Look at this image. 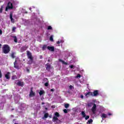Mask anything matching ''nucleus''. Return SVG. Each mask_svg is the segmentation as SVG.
I'll return each mask as SVG.
<instances>
[{"mask_svg": "<svg viewBox=\"0 0 124 124\" xmlns=\"http://www.w3.org/2000/svg\"><path fill=\"white\" fill-rule=\"evenodd\" d=\"M52 108H55V106L52 107Z\"/></svg>", "mask_w": 124, "mask_h": 124, "instance_id": "3c124183", "label": "nucleus"}, {"mask_svg": "<svg viewBox=\"0 0 124 124\" xmlns=\"http://www.w3.org/2000/svg\"><path fill=\"white\" fill-rule=\"evenodd\" d=\"M1 46V44H0V46Z\"/></svg>", "mask_w": 124, "mask_h": 124, "instance_id": "603ef678", "label": "nucleus"}, {"mask_svg": "<svg viewBox=\"0 0 124 124\" xmlns=\"http://www.w3.org/2000/svg\"><path fill=\"white\" fill-rule=\"evenodd\" d=\"M80 97H81V98H84V95H81L80 96Z\"/></svg>", "mask_w": 124, "mask_h": 124, "instance_id": "c03bdc74", "label": "nucleus"}, {"mask_svg": "<svg viewBox=\"0 0 124 124\" xmlns=\"http://www.w3.org/2000/svg\"><path fill=\"white\" fill-rule=\"evenodd\" d=\"M81 115L82 116L83 118H86V113H85V111H81Z\"/></svg>", "mask_w": 124, "mask_h": 124, "instance_id": "6ab92c4d", "label": "nucleus"}, {"mask_svg": "<svg viewBox=\"0 0 124 124\" xmlns=\"http://www.w3.org/2000/svg\"><path fill=\"white\" fill-rule=\"evenodd\" d=\"M14 66L15 68H16V69H19V66L17 64V60H16L15 62H14Z\"/></svg>", "mask_w": 124, "mask_h": 124, "instance_id": "9b49d317", "label": "nucleus"}, {"mask_svg": "<svg viewBox=\"0 0 124 124\" xmlns=\"http://www.w3.org/2000/svg\"><path fill=\"white\" fill-rule=\"evenodd\" d=\"M64 107L65 108H68L69 107V104H65Z\"/></svg>", "mask_w": 124, "mask_h": 124, "instance_id": "bb28decb", "label": "nucleus"}, {"mask_svg": "<svg viewBox=\"0 0 124 124\" xmlns=\"http://www.w3.org/2000/svg\"><path fill=\"white\" fill-rule=\"evenodd\" d=\"M44 93H45V92H44L43 90H41L39 93V94L40 95H42V94H44Z\"/></svg>", "mask_w": 124, "mask_h": 124, "instance_id": "f3484780", "label": "nucleus"}, {"mask_svg": "<svg viewBox=\"0 0 124 124\" xmlns=\"http://www.w3.org/2000/svg\"><path fill=\"white\" fill-rule=\"evenodd\" d=\"M12 37H13V38H14V42H15L16 43H17V42H18V39H17V36H12Z\"/></svg>", "mask_w": 124, "mask_h": 124, "instance_id": "dca6fc26", "label": "nucleus"}, {"mask_svg": "<svg viewBox=\"0 0 124 124\" xmlns=\"http://www.w3.org/2000/svg\"><path fill=\"white\" fill-rule=\"evenodd\" d=\"M95 111H96V105L94 103L92 108V111L93 114H95Z\"/></svg>", "mask_w": 124, "mask_h": 124, "instance_id": "39448f33", "label": "nucleus"}, {"mask_svg": "<svg viewBox=\"0 0 124 124\" xmlns=\"http://www.w3.org/2000/svg\"><path fill=\"white\" fill-rule=\"evenodd\" d=\"M16 30V27H13V28H12V31H13V32H15V30Z\"/></svg>", "mask_w": 124, "mask_h": 124, "instance_id": "cd10ccee", "label": "nucleus"}, {"mask_svg": "<svg viewBox=\"0 0 124 124\" xmlns=\"http://www.w3.org/2000/svg\"><path fill=\"white\" fill-rule=\"evenodd\" d=\"M49 40L51 41V42H54V39L53 38V36H51L49 38Z\"/></svg>", "mask_w": 124, "mask_h": 124, "instance_id": "a878e982", "label": "nucleus"}, {"mask_svg": "<svg viewBox=\"0 0 124 124\" xmlns=\"http://www.w3.org/2000/svg\"><path fill=\"white\" fill-rule=\"evenodd\" d=\"M10 18L11 23H14V19L13 18V15L12 14V13H11L10 14Z\"/></svg>", "mask_w": 124, "mask_h": 124, "instance_id": "2eb2a0df", "label": "nucleus"}, {"mask_svg": "<svg viewBox=\"0 0 124 124\" xmlns=\"http://www.w3.org/2000/svg\"><path fill=\"white\" fill-rule=\"evenodd\" d=\"M63 111L64 113H65V114H67V109H64L63 110Z\"/></svg>", "mask_w": 124, "mask_h": 124, "instance_id": "7c9ffc66", "label": "nucleus"}, {"mask_svg": "<svg viewBox=\"0 0 124 124\" xmlns=\"http://www.w3.org/2000/svg\"><path fill=\"white\" fill-rule=\"evenodd\" d=\"M98 92V90L94 91L93 93V96H97V95H99V93Z\"/></svg>", "mask_w": 124, "mask_h": 124, "instance_id": "0eeeda50", "label": "nucleus"}, {"mask_svg": "<svg viewBox=\"0 0 124 124\" xmlns=\"http://www.w3.org/2000/svg\"><path fill=\"white\" fill-rule=\"evenodd\" d=\"M59 117H60V113H59L58 112H55L54 114V116H53L52 119L53 122H55L56 121H58L59 119L58 118H59Z\"/></svg>", "mask_w": 124, "mask_h": 124, "instance_id": "20e7f679", "label": "nucleus"}, {"mask_svg": "<svg viewBox=\"0 0 124 124\" xmlns=\"http://www.w3.org/2000/svg\"><path fill=\"white\" fill-rule=\"evenodd\" d=\"M24 13H25V14H28V12H25Z\"/></svg>", "mask_w": 124, "mask_h": 124, "instance_id": "8fccbe9b", "label": "nucleus"}, {"mask_svg": "<svg viewBox=\"0 0 124 124\" xmlns=\"http://www.w3.org/2000/svg\"><path fill=\"white\" fill-rule=\"evenodd\" d=\"M44 104H45V103H44V102L42 103V105H44Z\"/></svg>", "mask_w": 124, "mask_h": 124, "instance_id": "49530a36", "label": "nucleus"}, {"mask_svg": "<svg viewBox=\"0 0 124 124\" xmlns=\"http://www.w3.org/2000/svg\"><path fill=\"white\" fill-rule=\"evenodd\" d=\"M50 92H54V89H50Z\"/></svg>", "mask_w": 124, "mask_h": 124, "instance_id": "a18cd8bd", "label": "nucleus"}, {"mask_svg": "<svg viewBox=\"0 0 124 124\" xmlns=\"http://www.w3.org/2000/svg\"><path fill=\"white\" fill-rule=\"evenodd\" d=\"M30 97H32V96H35V93L32 91V88H31V92L29 94Z\"/></svg>", "mask_w": 124, "mask_h": 124, "instance_id": "423d86ee", "label": "nucleus"}, {"mask_svg": "<svg viewBox=\"0 0 124 124\" xmlns=\"http://www.w3.org/2000/svg\"><path fill=\"white\" fill-rule=\"evenodd\" d=\"M52 28L51 27V26H48V27H47V30H52Z\"/></svg>", "mask_w": 124, "mask_h": 124, "instance_id": "72a5a7b5", "label": "nucleus"}, {"mask_svg": "<svg viewBox=\"0 0 124 124\" xmlns=\"http://www.w3.org/2000/svg\"><path fill=\"white\" fill-rule=\"evenodd\" d=\"M85 95L87 97H89V96H93V92H89L86 93Z\"/></svg>", "mask_w": 124, "mask_h": 124, "instance_id": "f8f14e48", "label": "nucleus"}, {"mask_svg": "<svg viewBox=\"0 0 124 124\" xmlns=\"http://www.w3.org/2000/svg\"><path fill=\"white\" fill-rule=\"evenodd\" d=\"M60 44H61V42H60V41H58L57 42V44L59 45Z\"/></svg>", "mask_w": 124, "mask_h": 124, "instance_id": "ea45409f", "label": "nucleus"}, {"mask_svg": "<svg viewBox=\"0 0 124 124\" xmlns=\"http://www.w3.org/2000/svg\"><path fill=\"white\" fill-rule=\"evenodd\" d=\"M17 86H19V87H24V82L21 81H19L16 83Z\"/></svg>", "mask_w": 124, "mask_h": 124, "instance_id": "4468645a", "label": "nucleus"}, {"mask_svg": "<svg viewBox=\"0 0 124 124\" xmlns=\"http://www.w3.org/2000/svg\"><path fill=\"white\" fill-rule=\"evenodd\" d=\"M48 117H49V114H48V113H46L44 114V118H45V119H47Z\"/></svg>", "mask_w": 124, "mask_h": 124, "instance_id": "412c9836", "label": "nucleus"}, {"mask_svg": "<svg viewBox=\"0 0 124 124\" xmlns=\"http://www.w3.org/2000/svg\"><path fill=\"white\" fill-rule=\"evenodd\" d=\"M11 57L12 58V59H15V53H14V52L12 53Z\"/></svg>", "mask_w": 124, "mask_h": 124, "instance_id": "4be33fe9", "label": "nucleus"}, {"mask_svg": "<svg viewBox=\"0 0 124 124\" xmlns=\"http://www.w3.org/2000/svg\"><path fill=\"white\" fill-rule=\"evenodd\" d=\"M47 47H48V46H47V45H44L42 46V50H43V51H45V50L46 49V48Z\"/></svg>", "mask_w": 124, "mask_h": 124, "instance_id": "a211bd4d", "label": "nucleus"}, {"mask_svg": "<svg viewBox=\"0 0 124 124\" xmlns=\"http://www.w3.org/2000/svg\"><path fill=\"white\" fill-rule=\"evenodd\" d=\"M46 109H47V108H46Z\"/></svg>", "mask_w": 124, "mask_h": 124, "instance_id": "6e6d98bb", "label": "nucleus"}, {"mask_svg": "<svg viewBox=\"0 0 124 124\" xmlns=\"http://www.w3.org/2000/svg\"><path fill=\"white\" fill-rule=\"evenodd\" d=\"M28 48H29V46H23L21 48V51L22 52H24V51H26V50H27V49H28Z\"/></svg>", "mask_w": 124, "mask_h": 124, "instance_id": "ddd939ff", "label": "nucleus"}, {"mask_svg": "<svg viewBox=\"0 0 124 124\" xmlns=\"http://www.w3.org/2000/svg\"><path fill=\"white\" fill-rule=\"evenodd\" d=\"M29 9H30V10L31 11H31V8H30Z\"/></svg>", "mask_w": 124, "mask_h": 124, "instance_id": "09e8293b", "label": "nucleus"}, {"mask_svg": "<svg viewBox=\"0 0 124 124\" xmlns=\"http://www.w3.org/2000/svg\"><path fill=\"white\" fill-rule=\"evenodd\" d=\"M93 119H91L90 120H88V121L87 122V124H91L92 123H93Z\"/></svg>", "mask_w": 124, "mask_h": 124, "instance_id": "393cba45", "label": "nucleus"}, {"mask_svg": "<svg viewBox=\"0 0 124 124\" xmlns=\"http://www.w3.org/2000/svg\"><path fill=\"white\" fill-rule=\"evenodd\" d=\"M69 89H70V90H72L73 89H74V87H73V86L72 85H70L69 86Z\"/></svg>", "mask_w": 124, "mask_h": 124, "instance_id": "473e14b6", "label": "nucleus"}, {"mask_svg": "<svg viewBox=\"0 0 124 124\" xmlns=\"http://www.w3.org/2000/svg\"><path fill=\"white\" fill-rule=\"evenodd\" d=\"M2 77V75L1 74V71L0 70V78H1Z\"/></svg>", "mask_w": 124, "mask_h": 124, "instance_id": "4c0bfd02", "label": "nucleus"}, {"mask_svg": "<svg viewBox=\"0 0 124 124\" xmlns=\"http://www.w3.org/2000/svg\"><path fill=\"white\" fill-rule=\"evenodd\" d=\"M108 116H111V115H112V114H111L110 113H108Z\"/></svg>", "mask_w": 124, "mask_h": 124, "instance_id": "de8ad7c7", "label": "nucleus"}, {"mask_svg": "<svg viewBox=\"0 0 124 124\" xmlns=\"http://www.w3.org/2000/svg\"><path fill=\"white\" fill-rule=\"evenodd\" d=\"M60 42V43H63V41L62 40H61Z\"/></svg>", "mask_w": 124, "mask_h": 124, "instance_id": "37998d69", "label": "nucleus"}, {"mask_svg": "<svg viewBox=\"0 0 124 124\" xmlns=\"http://www.w3.org/2000/svg\"><path fill=\"white\" fill-rule=\"evenodd\" d=\"M46 70L47 71H50V69H51V64H50V63H47L46 64Z\"/></svg>", "mask_w": 124, "mask_h": 124, "instance_id": "1a4fd4ad", "label": "nucleus"}, {"mask_svg": "<svg viewBox=\"0 0 124 124\" xmlns=\"http://www.w3.org/2000/svg\"><path fill=\"white\" fill-rule=\"evenodd\" d=\"M12 80H16L17 79V77H16V75L13 76L12 77Z\"/></svg>", "mask_w": 124, "mask_h": 124, "instance_id": "b1692460", "label": "nucleus"}, {"mask_svg": "<svg viewBox=\"0 0 124 124\" xmlns=\"http://www.w3.org/2000/svg\"><path fill=\"white\" fill-rule=\"evenodd\" d=\"M10 72H8L5 75V77L6 79L7 80H9L10 79Z\"/></svg>", "mask_w": 124, "mask_h": 124, "instance_id": "9d476101", "label": "nucleus"}, {"mask_svg": "<svg viewBox=\"0 0 124 124\" xmlns=\"http://www.w3.org/2000/svg\"><path fill=\"white\" fill-rule=\"evenodd\" d=\"M2 10H3V7H1V8H0V13H2Z\"/></svg>", "mask_w": 124, "mask_h": 124, "instance_id": "f704fd0d", "label": "nucleus"}, {"mask_svg": "<svg viewBox=\"0 0 124 124\" xmlns=\"http://www.w3.org/2000/svg\"><path fill=\"white\" fill-rule=\"evenodd\" d=\"M84 118H85L86 120H89V119H90V116L87 115V116H85V117H84Z\"/></svg>", "mask_w": 124, "mask_h": 124, "instance_id": "c756f323", "label": "nucleus"}, {"mask_svg": "<svg viewBox=\"0 0 124 124\" xmlns=\"http://www.w3.org/2000/svg\"><path fill=\"white\" fill-rule=\"evenodd\" d=\"M47 61H48V62H50V60H48Z\"/></svg>", "mask_w": 124, "mask_h": 124, "instance_id": "864d4df0", "label": "nucleus"}, {"mask_svg": "<svg viewBox=\"0 0 124 124\" xmlns=\"http://www.w3.org/2000/svg\"><path fill=\"white\" fill-rule=\"evenodd\" d=\"M13 9V3H11V2H9L5 8V11H8V9Z\"/></svg>", "mask_w": 124, "mask_h": 124, "instance_id": "7ed1b4c3", "label": "nucleus"}, {"mask_svg": "<svg viewBox=\"0 0 124 124\" xmlns=\"http://www.w3.org/2000/svg\"><path fill=\"white\" fill-rule=\"evenodd\" d=\"M2 50L4 54H8L10 52V46L8 45H4Z\"/></svg>", "mask_w": 124, "mask_h": 124, "instance_id": "f03ea898", "label": "nucleus"}, {"mask_svg": "<svg viewBox=\"0 0 124 124\" xmlns=\"http://www.w3.org/2000/svg\"><path fill=\"white\" fill-rule=\"evenodd\" d=\"M45 87H48V86H49V82H47L45 83Z\"/></svg>", "mask_w": 124, "mask_h": 124, "instance_id": "c85d7f7f", "label": "nucleus"}, {"mask_svg": "<svg viewBox=\"0 0 124 124\" xmlns=\"http://www.w3.org/2000/svg\"><path fill=\"white\" fill-rule=\"evenodd\" d=\"M101 117L106 118H107V115H106V114L103 113L101 116Z\"/></svg>", "mask_w": 124, "mask_h": 124, "instance_id": "5701e85b", "label": "nucleus"}, {"mask_svg": "<svg viewBox=\"0 0 124 124\" xmlns=\"http://www.w3.org/2000/svg\"><path fill=\"white\" fill-rule=\"evenodd\" d=\"M27 55L28 57V59H29L28 61L27 62V64H31L32 62H33V57H32V54L31 51L28 50L27 51Z\"/></svg>", "mask_w": 124, "mask_h": 124, "instance_id": "f257e3e1", "label": "nucleus"}, {"mask_svg": "<svg viewBox=\"0 0 124 124\" xmlns=\"http://www.w3.org/2000/svg\"><path fill=\"white\" fill-rule=\"evenodd\" d=\"M70 68H73V67H74V66L73 65H71L70 66Z\"/></svg>", "mask_w": 124, "mask_h": 124, "instance_id": "58836bf2", "label": "nucleus"}, {"mask_svg": "<svg viewBox=\"0 0 124 124\" xmlns=\"http://www.w3.org/2000/svg\"><path fill=\"white\" fill-rule=\"evenodd\" d=\"M59 122H61V121H60V120H59Z\"/></svg>", "mask_w": 124, "mask_h": 124, "instance_id": "5fc2aeb1", "label": "nucleus"}, {"mask_svg": "<svg viewBox=\"0 0 124 124\" xmlns=\"http://www.w3.org/2000/svg\"><path fill=\"white\" fill-rule=\"evenodd\" d=\"M88 106L89 107H91V106H92V105H93V103H90L89 104H88Z\"/></svg>", "mask_w": 124, "mask_h": 124, "instance_id": "c9c22d12", "label": "nucleus"}, {"mask_svg": "<svg viewBox=\"0 0 124 124\" xmlns=\"http://www.w3.org/2000/svg\"><path fill=\"white\" fill-rule=\"evenodd\" d=\"M26 71H27V72L30 73V69H29V68L26 67Z\"/></svg>", "mask_w": 124, "mask_h": 124, "instance_id": "e433bc0d", "label": "nucleus"}, {"mask_svg": "<svg viewBox=\"0 0 124 124\" xmlns=\"http://www.w3.org/2000/svg\"><path fill=\"white\" fill-rule=\"evenodd\" d=\"M77 78H81V75L80 74H78L77 77H76Z\"/></svg>", "mask_w": 124, "mask_h": 124, "instance_id": "2f4dec72", "label": "nucleus"}, {"mask_svg": "<svg viewBox=\"0 0 124 124\" xmlns=\"http://www.w3.org/2000/svg\"><path fill=\"white\" fill-rule=\"evenodd\" d=\"M59 61L61 62H62V63H63V64H65L66 65H67V62H66L64 61H62V59H59Z\"/></svg>", "mask_w": 124, "mask_h": 124, "instance_id": "aec40b11", "label": "nucleus"}, {"mask_svg": "<svg viewBox=\"0 0 124 124\" xmlns=\"http://www.w3.org/2000/svg\"><path fill=\"white\" fill-rule=\"evenodd\" d=\"M47 49L49 50V51H51V52H54L55 51V46H48L47 47Z\"/></svg>", "mask_w": 124, "mask_h": 124, "instance_id": "6e6552de", "label": "nucleus"}, {"mask_svg": "<svg viewBox=\"0 0 124 124\" xmlns=\"http://www.w3.org/2000/svg\"><path fill=\"white\" fill-rule=\"evenodd\" d=\"M40 59L41 60L42 59H43V56H42V55H40Z\"/></svg>", "mask_w": 124, "mask_h": 124, "instance_id": "a19ab883", "label": "nucleus"}, {"mask_svg": "<svg viewBox=\"0 0 124 124\" xmlns=\"http://www.w3.org/2000/svg\"><path fill=\"white\" fill-rule=\"evenodd\" d=\"M0 34H2V31L0 30Z\"/></svg>", "mask_w": 124, "mask_h": 124, "instance_id": "79ce46f5", "label": "nucleus"}]
</instances>
